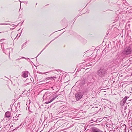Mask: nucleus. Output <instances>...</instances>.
Returning <instances> with one entry per match:
<instances>
[{
    "label": "nucleus",
    "mask_w": 132,
    "mask_h": 132,
    "mask_svg": "<svg viewBox=\"0 0 132 132\" xmlns=\"http://www.w3.org/2000/svg\"><path fill=\"white\" fill-rule=\"evenodd\" d=\"M107 70L103 68H101L100 69L98 70L97 72V75L98 78H101L104 77L107 73Z\"/></svg>",
    "instance_id": "obj_1"
},
{
    "label": "nucleus",
    "mask_w": 132,
    "mask_h": 132,
    "mask_svg": "<svg viewBox=\"0 0 132 132\" xmlns=\"http://www.w3.org/2000/svg\"><path fill=\"white\" fill-rule=\"evenodd\" d=\"M131 51V50L130 47L129 46L126 48L122 52V53L125 55H127L130 54Z\"/></svg>",
    "instance_id": "obj_2"
},
{
    "label": "nucleus",
    "mask_w": 132,
    "mask_h": 132,
    "mask_svg": "<svg viewBox=\"0 0 132 132\" xmlns=\"http://www.w3.org/2000/svg\"><path fill=\"white\" fill-rule=\"evenodd\" d=\"M84 94L83 92H78L75 95V98L77 101H78L81 99Z\"/></svg>",
    "instance_id": "obj_3"
},
{
    "label": "nucleus",
    "mask_w": 132,
    "mask_h": 132,
    "mask_svg": "<svg viewBox=\"0 0 132 132\" xmlns=\"http://www.w3.org/2000/svg\"><path fill=\"white\" fill-rule=\"evenodd\" d=\"M100 130L95 127H91L89 130V132H102Z\"/></svg>",
    "instance_id": "obj_4"
},
{
    "label": "nucleus",
    "mask_w": 132,
    "mask_h": 132,
    "mask_svg": "<svg viewBox=\"0 0 132 132\" xmlns=\"http://www.w3.org/2000/svg\"><path fill=\"white\" fill-rule=\"evenodd\" d=\"M127 98V96L125 97L120 102V105L121 106H123L126 103Z\"/></svg>",
    "instance_id": "obj_5"
},
{
    "label": "nucleus",
    "mask_w": 132,
    "mask_h": 132,
    "mask_svg": "<svg viewBox=\"0 0 132 132\" xmlns=\"http://www.w3.org/2000/svg\"><path fill=\"white\" fill-rule=\"evenodd\" d=\"M28 71H24L22 72L21 76L23 78H26L28 77Z\"/></svg>",
    "instance_id": "obj_6"
},
{
    "label": "nucleus",
    "mask_w": 132,
    "mask_h": 132,
    "mask_svg": "<svg viewBox=\"0 0 132 132\" xmlns=\"http://www.w3.org/2000/svg\"><path fill=\"white\" fill-rule=\"evenodd\" d=\"M5 116L6 117L9 118L11 117V113L9 112H7L5 113Z\"/></svg>",
    "instance_id": "obj_7"
},
{
    "label": "nucleus",
    "mask_w": 132,
    "mask_h": 132,
    "mask_svg": "<svg viewBox=\"0 0 132 132\" xmlns=\"http://www.w3.org/2000/svg\"><path fill=\"white\" fill-rule=\"evenodd\" d=\"M56 78V77H48L45 79V80H51L52 79H53V80H54Z\"/></svg>",
    "instance_id": "obj_8"
},
{
    "label": "nucleus",
    "mask_w": 132,
    "mask_h": 132,
    "mask_svg": "<svg viewBox=\"0 0 132 132\" xmlns=\"http://www.w3.org/2000/svg\"><path fill=\"white\" fill-rule=\"evenodd\" d=\"M121 127L124 128V130H125V132H126V125L125 124H124Z\"/></svg>",
    "instance_id": "obj_9"
},
{
    "label": "nucleus",
    "mask_w": 132,
    "mask_h": 132,
    "mask_svg": "<svg viewBox=\"0 0 132 132\" xmlns=\"http://www.w3.org/2000/svg\"><path fill=\"white\" fill-rule=\"evenodd\" d=\"M52 96L53 97V98H52L53 99V100H54L58 96L57 95H56L55 94H54Z\"/></svg>",
    "instance_id": "obj_10"
},
{
    "label": "nucleus",
    "mask_w": 132,
    "mask_h": 132,
    "mask_svg": "<svg viewBox=\"0 0 132 132\" xmlns=\"http://www.w3.org/2000/svg\"><path fill=\"white\" fill-rule=\"evenodd\" d=\"M52 96L53 97V98H52L53 99V100H54L58 96L57 95H56L55 94H54Z\"/></svg>",
    "instance_id": "obj_11"
},
{
    "label": "nucleus",
    "mask_w": 132,
    "mask_h": 132,
    "mask_svg": "<svg viewBox=\"0 0 132 132\" xmlns=\"http://www.w3.org/2000/svg\"><path fill=\"white\" fill-rule=\"evenodd\" d=\"M53 100V99L52 98L50 100V101H46L45 102V103L46 104H48L49 103L52 102Z\"/></svg>",
    "instance_id": "obj_12"
},
{
    "label": "nucleus",
    "mask_w": 132,
    "mask_h": 132,
    "mask_svg": "<svg viewBox=\"0 0 132 132\" xmlns=\"http://www.w3.org/2000/svg\"><path fill=\"white\" fill-rule=\"evenodd\" d=\"M19 116H18L17 117H13V120H17L18 119V118Z\"/></svg>",
    "instance_id": "obj_13"
},
{
    "label": "nucleus",
    "mask_w": 132,
    "mask_h": 132,
    "mask_svg": "<svg viewBox=\"0 0 132 132\" xmlns=\"http://www.w3.org/2000/svg\"><path fill=\"white\" fill-rule=\"evenodd\" d=\"M26 42H25V43H23L22 45V47H21V48L22 49L23 48L25 47H24V45H26Z\"/></svg>",
    "instance_id": "obj_14"
},
{
    "label": "nucleus",
    "mask_w": 132,
    "mask_h": 132,
    "mask_svg": "<svg viewBox=\"0 0 132 132\" xmlns=\"http://www.w3.org/2000/svg\"><path fill=\"white\" fill-rule=\"evenodd\" d=\"M10 24L9 23H0V25H8Z\"/></svg>",
    "instance_id": "obj_15"
},
{
    "label": "nucleus",
    "mask_w": 132,
    "mask_h": 132,
    "mask_svg": "<svg viewBox=\"0 0 132 132\" xmlns=\"http://www.w3.org/2000/svg\"><path fill=\"white\" fill-rule=\"evenodd\" d=\"M51 71H49L48 72H45V73H41V74H45V73H47L48 72H51Z\"/></svg>",
    "instance_id": "obj_16"
},
{
    "label": "nucleus",
    "mask_w": 132,
    "mask_h": 132,
    "mask_svg": "<svg viewBox=\"0 0 132 132\" xmlns=\"http://www.w3.org/2000/svg\"><path fill=\"white\" fill-rule=\"evenodd\" d=\"M55 39H53V40H52L51 41V42H50V43H49L47 45H46V46H45V47H47V45H48L51 43L52 41H53Z\"/></svg>",
    "instance_id": "obj_17"
},
{
    "label": "nucleus",
    "mask_w": 132,
    "mask_h": 132,
    "mask_svg": "<svg viewBox=\"0 0 132 132\" xmlns=\"http://www.w3.org/2000/svg\"><path fill=\"white\" fill-rule=\"evenodd\" d=\"M22 58H25V59H26V60H27L28 59L29 60V58H25V57H22Z\"/></svg>",
    "instance_id": "obj_18"
},
{
    "label": "nucleus",
    "mask_w": 132,
    "mask_h": 132,
    "mask_svg": "<svg viewBox=\"0 0 132 132\" xmlns=\"http://www.w3.org/2000/svg\"><path fill=\"white\" fill-rule=\"evenodd\" d=\"M5 40V39H2L0 40V42H2V40Z\"/></svg>",
    "instance_id": "obj_19"
},
{
    "label": "nucleus",
    "mask_w": 132,
    "mask_h": 132,
    "mask_svg": "<svg viewBox=\"0 0 132 132\" xmlns=\"http://www.w3.org/2000/svg\"><path fill=\"white\" fill-rule=\"evenodd\" d=\"M97 108V107H95L94 108V110H96Z\"/></svg>",
    "instance_id": "obj_20"
},
{
    "label": "nucleus",
    "mask_w": 132,
    "mask_h": 132,
    "mask_svg": "<svg viewBox=\"0 0 132 132\" xmlns=\"http://www.w3.org/2000/svg\"><path fill=\"white\" fill-rule=\"evenodd\" d=\"M127 109V107L126 106L125 108V110H126V109Z\"/></svg>",
    "instance_id": "obj_21"
},
{
    "label": "nucleus",
    "mask_w": 132,
    "mask_h": 132,
    "mask_svg": "<svg viewBox=\"0 0 132 132\" xmlns=\"http://www.w3.org/2000/svg\"><path fill=\"white\" fill-rule=\"evenodd\" d=\"M21 58H19V59H16V61H17L18 60H20Z\"/></svg>",
    "instance_id": "obj_22"
},
{
    "label": "nucleus",
    "mask_w": 132,
    "mask_h": 132,
    "mask_svg": "<svg viewBox=\"0 0 132 132\" xmlns=\"http://www.w3.org/2000/svg\"><path fill=\"white\" fill-rule=\"evenodd\" d=\"M45 49V48H44V49L43 50V51H41V52L39 54H38V55H39L40 53H41L42 52V51H43Z\"/></svg>",
    "instance_id": "obj_23"
},
{
    "label": "nucleus",
    "mask_w": 132,
    "mask_h": 132,
    "mask_svg": "<svg viewBox=\"0 0 132 132\" xmlns=\"http://www.w3.org/2000/svg\"><path fill=\"white\" fill-rule=\"evenodd\" d=\"M22 2L26 3H27V2Z\"/></svg>",
    "instance_id": "obj_24"
},
{
    "label": "nucleus",
    "mask_w": 132,
    "mask_h": 132,
    "mask_svg": "<svg viewBox=\"0 0 132 132\" xmlns=\"http://www.w3.org/2000/svg\"><path fill=\"white\" fill-rule=\"evenodd\" d=\"M20 35H21V34H20V35L19 36H18V38H19L20 37Z\"/></svg>",
    "instance_id": "obj_25"
},
{
    "label": "nucleus",
    "mask_w": 132,
    "mask_h": 132,
    "mask_svg": "<svg viewBox=\"0 0 132 132\" xmlns=\"http://www.w3.org/2000/svg\"><path fill=\"white\" fill-rule=\"evenodd\" d=\"M18 34L17 35V36H16V38L17 37H18Z\"/></svg>",
    "instance_id": "obj_26"
},
{
    "label": "nucleus",
    "mask_w": 132,
    "mask_h": 132,
    "mask_svg": "<svg viewBox=\"0 0 132 132\" xmlns=\"http://www.w3.org/2000/svg\"><path fill=\"white\" fill-rule=\"evenodd\" d=\"M16 117H17V116H18V115H16Z\"/></svg>",
    "instance_id": "obj_27"
},
{
    "label": "nucleus",
    "mask_w": 132,
    "mask_h": 132,
    "mask_svg": "<svg viewBox=\"0 0 132 132\" xmlns=\"http://www.w3.org/2000/svg\"><path fill=\"white\" fill-rule=\"evenodd\" d=\"M51 88H52H52H53V87H51Z\"/></svg>",
    "instance_id": "obj_28"
},
{
    "label": "nucleus",
    "mask_w": 132,
    "mask_h": 132,
    "mask_svg": "<svg viewBox=\"0 0 132 132\" xmlns=\"http://www.w3.org/2000/svg\"><path fill=\"white\" fill-rule=\"evenodd\" d=\"M131 82L132 83V81H131Z\"/></svg>",
    "instance_id": "obj_29"
},
{
    "label": "nucleus",
    "mask_w": 132,
    "mask_h": 132,
    "mask_svg": "<svg viewBox=\"0 0 132 132\" xmlns=\"http://www.w3.org/2000/svg\"><path fill=\"white\" fill-rule=\"evenodd\" d=\"M16 106H15V108H16Z\"/></svg>",
    "instance_id": "obj_30"
},
{
    "label": "nucleus",
    "mask_w": 132,
    "mask_h": 132,
    "mask_svg": "<svg viewBox=\"0 0 132 132\" xmlns=\"http://www.w3.org/2000/svg\"><path fill=\"white\" fill-rule=\"evenodd\" d=\"M1 33V32H0V33Z\"/></svg>",
    "instance_id": "obj_31"
}]
</instances>
